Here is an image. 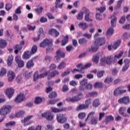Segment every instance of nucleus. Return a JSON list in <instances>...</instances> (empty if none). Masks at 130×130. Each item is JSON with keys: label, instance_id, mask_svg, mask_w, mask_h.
Wrapping results in <instances>:
<instances>
[{"label": "nucleus", "instance_id": "c756f323", "mask_svg": "<svg viewBox=\"0 0 130 130\" xmlns=\"http://www.w3.org/2000/svg\"><path fill=\"white\" fill-rule=\"evenodd\" d=\"M42 98H41V97L40 96H37L35 98V100L34 101V104H40L41 103H42Z\"/></svg>", "mask_w": 130, "mask_h": 130}, {"label": "nucleus", "instance_id": "774afa93", "mask_svg": "<svg viewBox=\"0 0 130 130\" xmlns=\"http://www.w3.org/2000/svg\"><path fill=\"white\" fill-rule=\"evenodd\" d=\"M76 18L78 20H82V11H80L78 14L76 16Z\"/></svg>", "mask_w": 130, "mask_h": 130}, {"label": "nucleus", "instance_id": "4d7b16f0", "mask_svg": "<svg viewBox=\"0 0 130 130\" xmlns=\"http://www.w3.org/2000/svg\"><path fill=\"white\" fill-rule=\"evenodd\" d=\"M21 9H22L21 6H19L15 11V14L20 15V14H21L22 13V11H21Z\"/></svg>", "mask_w": 130, "mask_h": 130}, {"label": "nucleus", "instance_id": "f8f14e48", "mask_svg": "<svg viewBox=\"0 0 130 130\" xmlns=\"http://www.w3.org/2000/svg\"><path fill=\"white\" fill-rule=\"evenodd\" d=\"M66 56L64 52L61 51L60 50H57L56 52V55L55 56L56 60H60V57L63 58Z\"/></svg>", "mask_w": 130, "mask_h": 130}, {"label": "nucleus", "instance_id": "6ab92c4d", "mask_svg": "<svg viewBox=\"0 0 130 130\" xmlns=\"http://www.w3.org/2000/svg\"><path fill=\"white\" fill-rule=\"evenodd\" d=\"M119 114L123 117L126 116V114H125V111H126V108L125 107H121L119 109Z\"/></svg>", "mask_w": 130, "mask_h": 130}, {"label": "nucleus", "instance_id": "37998d69", "mask_svg": "<svg viewBox=\"0 0 130 130\" xmlns=\"http://www.w3.org/2000/svg\"><path fill=\"white\" fill-rule=\"evenodd\" d=\"M92 60L93 62H94V63H96V64L98 63V62H99V55H95L93 56L92 58Z\"/></svg>", "mask_w": 130, "mask_h": 130}, {"label": "nucleus", "instance_id": "9d476101", "mask_svg": "<svg viewBox=\"0 0 130 130\" xmlns=\"http://www.w3.org/2000/svg\"><path fill=\"white\" fill-rule=\"evenodd\" d=\"M5 93L9 99H11L15 93V90L12 87L8 88L5 90Z\"/></svg>", "mask_w": 130, "mask_h": 130}, {"label": "nucleus", "instance_id": "4468645a", "mask_svg": "<svg viewBox=\"0 0 130 130\" xmlns=\"http://www.w3.org/2000/svg\"><path fill=\"white\" fill-rule=\"evenodd\" d=\"M25 99V95L23 93H19L16 98L14 100V102L17 104L21 103L22 101H24Z\"/></svg>", "mask_w": 130, "mask_h": 130}, {"label": "nucleus", "instance_id": "5fc2aeb1", "mask_svg": "<svg viewBox=\"0 0 130 130\" xmlns=\"http://www.w3.org/2000/svg\"><path fill=\"white\" fill-rule=\"evenodd\" d=\"M95 19L96 20H98L99 21H101V20H102V15H101V13L96 14Z\"/></svg>", "mask_w": 130, "mask_h": 130}, {"label": "nucleus", "instance_id": "e433bc0d", "mask_svg": "<svg viewBox=\"0 0 130 130\" xmlns=\"http://www.w3.org/2000/svg\"><path fill=\"white\" fill-rule=\"evenodd\" d=\"M58 75H59V72L57 70H54L50 73V77L51 78H54V77H56V76H58Z\"/></svg>", "mask_w": 130, "mask_h": 130}, {"label": "nucleus", "instance_id": "aec40b11", "mask_svg": "<svg viewBox=\"0 0 130 130\" xmlns=\"http://www.w3.org/2000/svg\"><path fill=\"white\" fill-rule=\"evenodd\" d=\"M31 55H32L31 52L29 51H26L22 55V58L26 60L31 57Z\"/></svg>", "mask_w": 130, "mask_h": 130}, {"label": "nucleus", "instance_id": "8fccbe9b", "mask_svg": "<svg viewBox=\"0 0 130 130\" xmlns=\"http://www.w3.org/2000/svg\"><path fill=\"white\" fill-rule=\"evenodd\" d=\"M43 8L40 7V8H36L35 9V11L36 13H37L38 15H40L42 13V11H43Z\"/></svg>", "mask_w": 130, "mask_h": 130}, {"label": "nucleus", "instance_id": "c03bdc74", "mask_svg": "<svg viewBox=\"0 0 130 130\" xmlns=\"http://www.w3.org/2000/svg\"><path fill=\"white\" fill-rule=\"evenodd\" d=\"M57 96V93H56L55 91H52L51 93H50L48 95V97L49 98H50V99H52V98H55V97H56Z\"/></svg>", "mask_w": 130, "mask_h": 130}, {"label": "nucleus", "instance_id": "6e6552de", "mask_svg": "<svg viewBox=\"0 0 130 130\" xmlns=\"http://www.w3.org/2000/svg\"><path fill=\"white\" fill-rule=\"evenodd\" d=\"M118 102L120 104H124V105H128V104H129V102H130L129 96H124L119 99L118 100Z\"/></svg>", "mask_w": 130, "mask_h": 130}, {"label": "nucleus", "instance_id": "603ef678", "mask_svg": "<svg viewBox=\"0 0 130 130\" xmlns=\"http://www.w3.org/2000/svg\"><path fill=\"white\" fill-rule=\"evenodd\" d=\"M37 46L36 45H34L32 46V47L31 48V54H34V53H36V52H37Z\"/></svg>", "mask_w": 130, "mask_h": 130}, {"label": "nucleus", "instance_id": "de8ad7c7", "mask_svg": "<svg viewBox=\"0 0 130 130\" xmlns=\"http://www.w3.org/2000/svg\"><path fill=\"white\" fill-rule=\"evenodd\" d=\"M105 73V71H104L103 70L98 72L96 73L98 78H102V77H103V75H104Z\"/></svg>", "mask_w": 130, "mask_h": 130}, {"label": "nucleus", "instance_id": "bb28decb", "mask_svg": "<svg viewBox=\"0 0 130 130\" xmlns=\"http://www.w3.org/2000/svg\"><path fill=\"white\" fill-rule=\"evenodd\" d=\"M114 120V117L111 115L107 116L106 119L105 120V122L106 124H108L110 122V121H113Z\"/></svg>", "mask_w": 130, "mask_h": 130}, {"label": "nucleus", "instance_id": "412c9836", "mask_svg": "<svg viewBox=\"0 0 130 130\" xmlns=\"http://www.w3.org/2000/svg\"><path fill=\"white\" fill-rule=\"evenodd\" d=\"M22 48H23V47L21 45H15L14 47V49H15L14 53L18 54V52L20 51V50H22Z\"/></svg>", "mask_w": 130, "mask_h": 130}, {"label": "nucleus", "instance_id": "ea45409f", "mask_svg": "<svg viewBox=\"0 0 130 130\" xmlns=\"http://www.w3.org/2000/svg\"><path fill=\"white\" fill-rule=\"evenodd\" d=\"M94 114H95V112L93 111L90 112L88 114L87 118L85 120V121H88V120H89V117H91V118H92V117H95V116H94Z\"/></svg>", "mask_w": 130, "mask_h": 130}, {"label": "nucleus", "instance_id": "c9c22d12", "mask_svg": "<svg viewBox=\"0 0 130 130\" xmlns=\"http://www.w3.org/2000/svg\"><path fill=\"white\" fill-rule=\"evenodd\" d=\"M113 32H114V30H113V28L112 27L109 28L106 32L107 36H111V35L113 34Z\"/></svg>", "mask_w": 130, "mask_h": 130}, {"label": "nucleus", "instance_id": "f03ea898", "mask_svg": "<svg viewBox=\"0 0 130 130\" xmlns=\"http://www.w3.org/2000/svg\"><path fill=\"white\" fill-rule=\"evenodd\" d=\"M12 111V107L10 105H4L0 109V115L1 116L7 117L8 114H10Z\"/></svg>", "mask_w": 130, "mask_h": 130}, {"label": "nucleus", "instance_id": "393cba45", "mask_svg": "<svg viewBox=\"0 0 130 130\" xmlns=\"http://www.w3.org/2000/svg\"><path fill=\"white\" fill-rule=\"evenodd\" d=\"M35 64L34 61H32V60H29L26 64V68L28 69H31L34 67Z\"/></svg>", "mask_w": 130, "mask_h": 130}, {"label": "nucleus", "instance_id": "9b49d317", "mask_svg": "<svg viewBox=\"0 0 130 130\" xmlns=\"http://www.w3.org/2000/svg\"><path fill=\"white\" fill-rule=\"evenodd\" d=\"M7 77L8 82H12L16 78V73L12 70H10L7 72Z\"/></svg>", "mask_w": 130, "mask_h": 130}, {"label": "nucleus", "instance_id": "423d86ee", "mask_svg": "<svg viewBox=\"0 0 130 130\" xmlns=\"http://www.w3.org/2000/svg\"><path fill=\"white\" fill-rule=\"evenodd\" d=\"M83 13L82 14V16L84 15V14H85V20L86 22H92L93 21V19H90V11L89 10L86 8V7H83L82 8Z\"/></svg>", "mask_w": 130, "mask_h": 130}, {"label": "nucleus", "instance_id": "a211bd4d", "mask_svg": "<svg viewBox=\"0 0 130 130\" xmlns=\"http://www.w3.org/2000/svg\"><path fill=\"white\" fill-rule=\"evenodd\" d=\"M32 117H33V115L27 116L26 117H25L23 120H21V122L22 123H24V126H26V125H29V124H30V122H28L27 123H26V122L29 121L30 120V119H31V118H32Z\"/></svg>", "mask_w": 130, "mask_h": 130}, {"label": "nucleus", "instance_id": "5701e85b", "mask_svg": "<svg viewBox=\"0 0 130 130\" xmlns=\"http://www.w3.org/2000/svg\"><path fill=\"white\" fill-rule=\"evenodd\" d=\"M25 114H26V111L25 110H20L15 114V116L19 118L20 117H23Z\"/></svg>", "mask_w": 130, "mask_h": 130}, {"label": "nucleus", "instance_id": "b1692460", "mask_svg": "<svg viewBox=\"0 0 130 130\" xmlns=\"http://www.w3.org/2000/svg\"><path fill=\"white\" fill-rule=\"evenodd\" d=\"M77 69H74L72 70V73H75L76 72H78V73H81L82 72V63H79L76 65Z\"/></svg>", "mask_w": 130, "mask_h": 130}, {"label": "nucleus", "instance_id": "338daca9", "mask_svg": "<svg viewBox=\"0 0 130 130\" xmlns=\"http://www.w3.org/2000/svg\"><path fill=\"white\" fill-rule=\"evenodd\" d=\"M67 51H71V50H74V47L72 45L68 46L66 47Z\"/></svg>", "mask_w": 130, "mask_h": 130}, {"label": "nucleus", "instance_id": "dca6fc26", "mask_svg": "<svg viewBox=\"0 0 130 130\" xmlns=\"http://www.w3.org/2000/svg\"><path fill=\"white\" fill-rule=\"evenodd\" d=\"M51 112L53 113H59V112H62V111H66L67 110V108L62 107L61 109H58L55 107H51Z\"/></svg>", "mask_w": 130, "mask_h": 130}, {"label": "nucleus", "instance_id": "2eb2a0df", "mask_svg": "<svg viewBox=\"0 0 130 130\" xmlns=\"http://www.w3.org/2000/svg\"><path fill=\"white\" fill-rule=\"evenodd\" d=\"M82 93H79L77 96H73L72 98H69L67 99V102H72V103H74L75 102H77V101H79L80 100V98L79 96H81Z\"/></svg>", "mask_w": 130, "mask_h": 130}, {"label": "nucleus", "instance_id": "f3484780", "mask_svg": "<svg viewBox=\"0 0 130 130\" xmlns=\"http://www.w3.org/2000/svg\"><path fill=\"white\" fill-rule=\"evenodd\" d=\"M82 90L84 89V86H85L86 90H92V84H87V80H83L82 82Z\"/></svg>", "mask_w": 130, "mask_h": 130}, {"label": "nucleus", "instance_id": "6e6d98bb", "mask_svg": "<svg viewBox=\"0 0 130 130\" xmlns=\"http://www.w3.org/2000/svg\"><path fill=\"white\" fill-rule=\"evenodd\" d=\"M17 64L18 68H23L24 66H25V63H24V61L20 60V61L17 63Z\"/></svg>", "mask_w": 130, "mask_h": 130}, {"label": "nucleus", "instance_id": "052dcab7", "mask_svg": "<svg viewBox=\"0 0 130 130\" xmlns=\"http://www.w3.org/2000/svg\"><path fill=\"white\" fill-rule=\"evenodd\" d=\"M91 66H92V64L91 63H88L85 64L84 66H82V70H87V69H88V68H90Z\"/></svg>", "mask_w": 130, "mask_h": 130}, {"label": "nucleus", "instance_id": "a18cd8bd", "mask_svg": "<svg viewBox=\"0 0 130 130\" xmlns=\"http://www.w3.org/2000/svg\"><path fill=\"white\" fill-rule=\"evenodd\" d=\"M98 122V119L96 117H92L91 118V124H96Z\"/></svg>", "mask_w": 130, "mask_h": 130}, {"label": "nucleus", "instance_id": "79ce46f5", "mask_svg": "<svg viewBox=\"0 0 130 130\" xmlns=\"http://www.w3.org/2000/svg\"><path fill=\"white\" fill-rule=\"evenodd\" d=\"M16 124V122L14 121H9L5 124L6 127H8L9 126H13V125H15Z\"/></svg>", "mask_w": 130, "mask_h": 130}, {"label": "nucleus", "instance_id": "09e8293b", "mask_svg": "<svg viewBox=\"0 0 130 130\" xmlns=\"http://www.w3.org/2000/svg\"><path fill=\"white\" fill-rule=\"evenodd\" d=\"M113 81V78L112 77H107L104 81L106 84H110Z\"/></svg>", "mask_w": 130, "mask_h": 130}, {"label": "nucleus", "instance_id": "4be33fe9", "mask_svg": "<svg viewBox=\"0 0 130 130\" xmlns=\"http://www.w3.org/2000/svg\"><path fill=\"white\" fill-rule=\"evenodd\" d=\"M111 18L112 19L111 20V26L114 27L116 26V21L117 20V18L113 15L111 16Z\"/></svg>", "mask_w": 130, "mask_h": 130}, {"label": "nucleus", "instance_id": "72a5a7b5", "mask_svg": "<svg viewBox=\"0 0 130 130\" xmlns=\"http://www.w3.org/2000/svg\"><path fill=\"white\" fill-rule=\"evenodd\" d=\"M93 87L95 89L98 88H102V87H103V83H102V82H95L93 85Z\"/></svg>", "mask_w": 130, "mask_h": 130}, {"label": "nucleus", "instance_id": "c85d7f7f", "mask_svg": "<svg viewBox=\"0 0 130 130\" xmlns=\"http://www.w3.org/2000/svg\"><path fill=\"white\" fill-rule=\"evenodd\" d=\"M7 41L5 40H0V48L2 49L7 47Z\"/></svg>", "mask_w": 130, "mask_h": 130}, {"label": "nucleus", "instance_id": "7ed1b4c3", "mask_svg": "<svg viewBox=\"0 0 130 130\" xmlns=\"http://www.w3.org/2000/svg\"><path fill=\"white\" fill-rule=\"evenodd\" d=\"M126 93V89H124V86H120L115 89L113 91L114 96H120Z\"/></svg>", "mask_w": 130, "mask_h": 130}, {"label": "nucleus", "instance_id": "f257e3e1", "mask_svg": "<svg viewBox=\"0 0 130 130\" xmlns=\"http://www.w3.org/2000/svg\"><path fill=\"white\" fill-rule=\"evenodd\" d=\"M46 46H48L46 50V53H49V52H52V51H53L52 40L45 39L40 44V47L44 48V47H46Z\"/></svg>", "mask_w": 130, "mask_h": 130}, {"label": "nucleus", "instance_id": "473e14b6", "mask_svg": "<svg viewBox=\"0 0 130 130\" xmlns=\"http://www.w3.org/2000/svg\"><path fill=\"white\" fill-rule=\"evenodd\" d=\"M100 105V102L99 101V99H96L93 100L92 103V106L94 107H98Z\"/></svg>", "mask_w": 130, "mask_h": 130}, {"label": "nucleus", "instance_id": "a878e982", "mask_svg": "<svg viewBox=\"0 0 130 130\" xmlns=\"http://www.w3.org/2000/svg\"><path fill=\"white\" fill-rule=\"evenodd\" d=\"M14 60V56L12 55H10L8 56L7 59V64L8 67H11L13 63V60Z\"/></svg>", "mask_w": 130, "mask_h": 130}, {"label": "nucleus", "instance_id": "0e129e2a", "mask_svg": "<svg viewBox=\"0 0 130 130\" xmlns=\"http://www.w3.org/2000/svg\"><path fill=\"white\" fill-rule=\"evenodd\" d=\"M89 27V25L87 24V23H82V28L83 30H86V29L88 28Z\"/></svg>", "mask_w": 130, "mask_h": 130}, {"label": "nucleus", "instance_id": "0eeeda50", "mask_svg": "<svg viewBox=\"0 0 130 130\" xmlns=\"http://www.w3.org/2000/svg\"><path fill=\"white\" fill-rule=\"evenodd\" d=\"M42 117L45 118L48 121H51L54 116L51 112L48 111L41 114Z\"/></svg>", "mask_w": 130, "mask_h": 130}, {"label": "nucleus", "instance_id": "13d9d810", "mask_svg": "<svg viewBox=\"0 0 130 130\" xmlns=\"http://www.w3.org/2000/svg\"><path fill=\"white\" fill-rule=\"evenodd\" d=\"M105 10H106V7H102L100 8H96V11H99L100 13H103Z\"/></svg>", "mask_w": 130, "mask_h": 130}, {"label": "nucleus", "instance_id": "49530a36", "mask_svg": "<svg viewBox=\"0 0 130 130\" xmlns=\"http://www.w3.org/2000/svg\"><path fill=\"white\" fill-rule=\"evenodd\" d=\"M98 48H99V46H98L96 44H94V45L91 47V51L92 52H95V51H97L98 50Z\"/></svg>", "mask_w": 130, "mask_h": 130}, {"label": "nucleus", "instance_id": "f704fd0d", "mask_svg": "<svg viewBox=\"0 0 130 130\" xmlns=\"http://www.w3.org/2000/svg\"><path fill=\"white\" fill-rule=\"evenodd\" d=\"M121 43V41H120V40H118L116 41L114 43V45H113V49H117V47H118L120 45Z\"/></svg>", "mask_w": 130, "mask_h": 130}, {"label": "nucleus", "instance_id": "3c124183", "mask_svg": "<svg viewBox=\"0 0 130 130\" xmlns=\"http://www.w3.org/2000/svg\"><path fill=\"white\" fill-rule=\"evenodd\" d=\"M97 92H91L87 94V96L88 97H96V96H97Z\"/></svg>", "mask_w": 130, "mask_h": 130}, {"label": "nucleus", "instance_id": "2f4dec72", "mask_svg": "<svg viewBox=\"0 0 130 130\" xmlns=\"http://www.w3.org/2000/svg\"><path fill=\"white\" fill-rule=\"evenodd\" d=\"M67 67V63L64 61H62L58 66L57 69L58 70H62L64 69Z\"/></svg>", "mask_w": 130, "mask_h": 130}, {"label": "nucleus", "instance_id": "680f3d73", "mask_svg": "<svg viewBox=\"0 0 130 130\" xmlns=\"http://www.w3.org/2000/svg\"><path fill=\"white\" fill-rule=\"evenodd\" d=\"M46 16L47 17H48V19H49L50 20H52L53 19H54V16H53V15H52V14L50 13H47L46 14Z\"/></svg>", "mask_w": 130, "mask_h": 130}, {"label": "nucleus", "instance_id": "1a4fd4ad", "mask_svg": "<svg viewBox=\"0 0 130 130\" xmlns=\"http://www.w3.org/2000/svg\"><path fill=\"white\" fill-rule=\"evenodd\" d=\"M94 43L98 46H102V45H104V44L106 43V40L105 37L98 38L95 40Z\"/></svg>", "mask_w": 130, "mask_h": 130}, {"label": "nucleus", "instance_id": "4c0bfd02", "mask_svg": "<svg viewBox=\"0 0 130 130\" xmlns=\"http://www.w3.org/2000/svg\"><path fill=\"white\" fill-rule=\"evenodd\" d=\"M121 4H122V0H119L117 2V6L114 7V10H118L121 8Z\"/></svg>", "mask_w": 130, "mask_h": 130}, {"label": "nucleus", "instance_id": "e2e57ef3", "mask_svg": "<svg viewBox=\"0 0 130 130\" xmlns=\"http://www.w3.org/2000/svg\"><path fill=\"white\" fill-rule=\"evenodd\" d=\"M47 75H48V72H45V73L40 74L39 75L40 79H42V78H45V77H46Z\"/></svg>", "mask_w": 130, "mask_h": 130}, {"label": "nucleus", "instance_id": "58836bf2", "mask_svg": "<svg viewBox=\"0 0 130 130\" xmlns=\"http://www.w3.org/2000/svg\"><path fill=\"white\" fill-rule=\"evenodd\" d=\"M7 74V69L5 68H2L0 70V77H4Z\"/></svg>", "mask_w": 130, "mask_h": 130}, {"label": "nucleus", "instance_id": "ddd939ff", "mask_svg": "<svg viewBox=\"0 0 130 130\" xmlns=\"http://www.w3.org/2000/svg\"><path fill=\"white\" fill-rule=\"evenodd\" d=\"M39 34L38 35V37L37 38H33L32 40H34V42H36V41H39L40 40V37L41 35H43L44 36V30H43V28L40 27L39 30L38 31Z\"/></svg>", "mask_w": 130, "mask_h": 130}, {"label": "nucleus", "instance_id": "69168bd1", "mask_svg": "<svg viewBox=\"0 0 130 130\" xmlns=\"http://www.w3.org/2000/svg\"><path fill=\"white\" fill-rule=\"evenodd\" d=\"M122 81V80L120 79V78H117L114 80V84L115 85H117V84H119V83H121Z\"/></svg>", "mask_w": 130, "mask_h": 130}, {"label": "nucleus", "instance_id": "cd10ccee", "mask_svg": "<svg viewBox=\"0 0 130 130\" xmlns=\"http://www.w3.org/2000/svg\"><path fill=\"white\" fill-rule=\"evenodd\" d=\"M60 0H56L55 1V8L56 9H57V8H59V9H62V6L64 5L63 3H61L60 4Z\"/></svg>", "mask_w": 130, "mask_h": 130}, {"label": "nucleus", "instance_id": "a19ab883", "mask_svg": "<svg viewBox=\"0 0 130 130\" xmlns=\"http://www.w3.org/2000/svg\"><path fill=\"white\" fill-rule=\"evenodd\" d=\"M40 79L39 74H38V71H36L34 73V82H36L38 80Z\"/></svg>", "mask_w": 130, "mask_h": 130}, {"label": "nucleus", "instance_id": "39448f33", "mask_svg": "<svg viewBox=\"0 0 130 130\" xmlns=\"http://www.w3.org/2000/svg\"><path fill=\"white\" fill-rule=\"evenodd\" d=\"M56 120L58 123H65L68 120L67 114H58L56 115Z\"/></svg>", "mask_w": 130, "mask_h": 130}, {"label": "nucleus", "instance_id": "864d4df0", "mask_svg": "<svg viewBox=\"0 0 130 130\" xmlns=\"http://www.w3.org/2000/svg\"><path fill=\"white\" fill-rule=\"evenodd\" d=\"M128 68H129V64L128 63H125L122 69V72H126L128 70Z\"/></svg>", "mask_w": 130, "mask_h": 130}, {"label": "nucleus", "instance_id": "bf43d9fd", "mask_svg": "<svg viewBox=\"0 0 130 130\" xmlns=\"http://www.w3.org/2000/svg\"><path fill=\"white\" fill-rule=\"evenodd\" d=\"M12 4L8 3L6 5L5 9H6V11L9 12V11H10V10H11V9H12Z\"/></svg>", "mask_w": 130, "mask_h": 130}, {"label": "nucleus", "instance_id": "7c9ffc66", "mask_svg": "<svg viewBox=\"0 0 130 130\" xmlns=\"http://www.w3.org/2000/svg\"><path fill=\"white\" fill-rule=\"evenodd\" d=\"M61 46H64L69 42V36H66L64 39L61 41Z\"/></svg>", "mask_w": 130, "mask_h": 130}, {"label": "nucleus", "instance_id": "20e7f679", "mask_svg": "<svg viewBox=\"0 0 130 130\" xmlns=\"http://www.w3.org/2000/svg\"><path fill=\"white\" fill-rule=\"evenodd\" d=\"M113 61V56H108L107 57H103L101 59V64L104 66L106 63L111 64Z\"/></svg>", "mask_w": 130, "mask_h": 130}]
</instances>
